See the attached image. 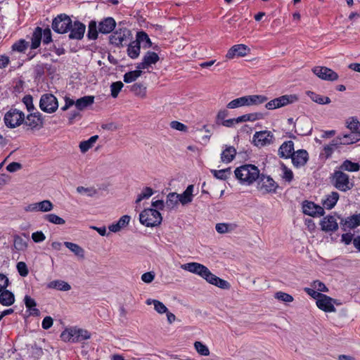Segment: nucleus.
<instances>
[{
  "instance_id": "nucleus-1",
  "label": "nucleus",
  "mask_w": 360,
  "mask_h": 360,
  "mask_svg": "<svg viewBox=\"0 0 360 360\" xmlns=\"http://www.w3.org/2000/svg\"><path fill=\"white\" fill-rule=\"evenodd\" d=\"M234 174L239 182L245 186L252 184L259 177V169L253 165H244L237 167Z\"/></svg>"
},
{
  "instance_id": "nucleus-2",
  "label": "nucleus",
  "mask_w": 360,
  "mask_h": 360,
  "mask_svg": "<svg viewBox=\"0 0 360 360\" xmlns=\"http://www.w3.org/2000/svg\"><path fill=\"white\" fill-rule=\"evenodd\" d=\"M90 338L91 333L87 330L77 327L67 328L60 334L61 340L66 342H79Z\"/></svg>"
},
{
  "instance_id": "nucleus-3",
  "label": "nucleus",
  "mask_w": 360,
  "mask_h": 360,
  "mask_svg": "<svg viewBox=\"0 0 360 360\" xmlns=\"http://www.w3.org/2000/svg\"><path fill=\"white\" fill-rule=\"evenodd\" d=\"M139 221L141 224L148 227H154L159 226L162 217L161 214L156 210L153 208L145 209L139 215Z\"/></svg>"
},
{
  "instance_id": "nucleus-4",
  "label": "nucleus",
  "mask_w": 360,
  "mask_h": 360,
  "mask_svg": "<svg viewBox=\"0 0 360 360\" xmlns=\"http://www.w3.org/2000/svg\"><path fill=\"white\" fill-rule=\"evenodd\" d=\"M332 183L337 189L343 192L351 190L354 186L349 175L340 170L334 172L332 176Z\"/></svg>"
},
{
  "instance_id": "nucleus-5",
  "label": "nucleus",
  "mask_w": 360,
  "mask_h": 360,
  "mask_svg": "<svg viewBox=\"0 0 360 360\" xmlns=\"http://www.w3.org/2000/svg\"><path fill=\"white\" fill-rule=\"evenodd\" d=\"M298 100L299 98L296 94L283 95L267 102L265 105V108L268 110H275L292 104Z\"/></svg>"
},
{
  "instance_id": "nucleus-6",
  "label": "nucleus",
  "mask_w": 360,
  "mask_h": 360,
  "mask_svg": "<svg viewBox=\"0 0 360 360\" xmlns=\"http://www.w3.org/2000/svg\"><path fill=\"white\" fill-rule=\"evenodd\" d=\"M4 120L6 127L15 128L24 122L25 114L16 108H11L5 114Z\"/></svg>"
},
{
  "instance_id": "nucleus-7",
  "label": "nucleus",
  "mask_w": 360,
  "mask_h": 360,
  "mask_svg": "<svg viewBox=\"0 0 360 360\" xmlns=\"http://www.w3.org/2000/svg\"><path fill=\"white\" fill-rule=\"evenodd\" d=\"M131 33L126 27H119L110 36V42L117 46L126 44L131 39Z\"/></svg>"
},
{
  "instance_id": "nucleus-8",
  "label": "nucleus",
  "mask_w": 360,
  "mask_h": 360,
  "mask_svg": "<svg viewBox=\"0 0 360 360\" xmlns=\"http://www.w3.org/2000/svg\"><path fill=\"white\" fill-rule=\"evenodd\" d=\"M72 20L65 14H60L56 17L52 22L53 30L58 33L63 34L71 28Z\"/></svg>"
},
{
  "instance_id": "nucleus-9",
  "label": "nucleus",
  "mask_w": 360,
  "mask_h": 360,
  "mask_svg": "<svg viewBox=\"0 0 360 360\" xmlns=\"http://www.w3.org/2000/svg\"><path fill=\"white\" fill-rule=\"evenodd\" d=\"M274 139V136L271 131L264 130L255 132L253 135L252 142L257 147L262 148L272 144Z\"/></svg>"
},
{
  "instance_id": "nucleus-10",
  "label": "nucleus",
  "mask_w": 360,
  "mask_h": 360,
  "mask_svg": "<svg viewBox=\"0 0 360 360\" xmlns=\"http://www.w3.org/2000/svg\"><path fill=\"white\" fill-rule=\"evenodd\" d=\"M39 107L45 112H54L58 107L57 98L53 94H44L41 97Z\"/></svg>"
},
{
  "instance_id": "nucleus-11",
  "label": "nucleus",
  "mask_w": 360,
  "mask_h": 360,
  "mask_svg": "<svg viewBox=\"0 0 360 360\" xmlns=\"http://www.w3.org/2000/svg\"><path fill=\"white\" fill-rule=\"evenodd\" d=\"M257 184L258 189L263 193H275L278 188V184L270 176L260 175Z\"/></svg>"
},
{
  "instance_id": "nucleus-12",
  "label": "nucleus",
  "mask_w": 360,
  "mask_h": 360,
  "mask_svg": "<svg viewBox=\"0 0 360 360\" xmlns=\"http://www.w3.org/2000/svg\"><path fill=\"white\" fill-rule=\"evenodd\" d=\"M316 304L317 307L325 311V312H335L336 309L335 307V304L340 305L341 302L338 300L333 299L326 295H323L321 298L319 299L318 301H316Z\"/></svg>"
},
{
  "instance_id": "nucleus-13",
  "label": "nucleus",
  "mask_w": 360,
  "mask_h": 360,
  "mask_svg": "<svg viewBox=\"0 0 360 360\" xmlns=\"http://www.w3.org/2000/svg\"><path fill=\"white\" fill-rule=\"evenodd\" d=\"M201 277L205 279L209 283L221 289H229L230 288L229 282L213 274L207 267L205 268Z\"/></svg>"
},
{
  "instance_id": "nucleus-14",
  "label": "nucleus",
  "mask_w": 360,
  "mask_h": 360,
  "mask_svg": "<svg viewBox=\"0 0 360 360\" xmlns=\"http://www.w3.org/2000/svg\"><path fill=\"white\" fill-rule=\"evenodd\" d=\"M312 72L323 80L335 81L338 79V73L326 67L316 66L312 69Z\"/></svg>"
},
{
  "instance_id": "nucleus-15",
  "label": "nucleus",
  "mask_w": 360,
  "mask_h": 360,
  "mask_svg": "<svg viewBox=\"0 0 360 360\" xmlns=\"http://www.w3.org/2000/svg\"><path fill=\"white\" fill-rule=\"evenodd\" d=\"M250 51V48L243 44H236L231 47L226 55L227 59H233L236 56L244 57Z\"/></svg>"
},
{
  "instance_id": "nucleus-16",
  "label": "nucleus",
  "mask_w": 360,
  "mask_h": 360,
  "mask_svg": "<svg viewBox=\"0 0 360 360\" xmlns=\"http://www.w3.org/2000/svg\"><path fill=\"white\" fill-rule=\"evenodd\" d=\"M360 140L359 133H349L344 134L342 136H339L333 140V146L339 145H349L354 143Z\"/></svg>"
},
{
  "instance_id": "nucleus-17",
  "label": "nucleus",
  "mask_w": 360,
  "mask_h": 360,
  "mask_svg": "<svg viewBox=\"0 0 360 360\" xmlns=\"http://www.w3.org/2000/svg\"><path fill=\"white\" fill-rule=\"evenodd\" d=\"M159 60V56L155 52L148 51L143 56L142 62L136 65L137 69L145 70L149 68L152 65Z\"/></svg>"
},
{
  "instance_id": "nucleus-18",
  "label": "nucleus",
  "mask_w": 360,
  "mask_h": 360,
  "mask_svg": "<svg viewBox=\"0 0 360 360\" xmlns=\"http://www.w3.org/2000/svg\"><path fill=\"white\" fill-rule=\"evenodd\" d=\"M340 224L343 231H346L347 229H353L356 228L360 226V213L346 218H342Z\"/></svg>"
},
{
  "instance_id": "nucleus-19",
  "label": "nucleus",
  "mask_w": 360,
  "mask_h": 360,
  "mask_svg": "<svg viewBox=\"0 0 360 360\" xmlns=\"http://www.w3.org/2000/svg\"><path fill=\"white\" fill-rule=\"evenodd\" d=\"M85 25L78 21H75L73 24L71 22V28L69 29L70 32L69 38L72 39H81L83 38L85 32Z\"/></svg>"
},
{
  "instance_id": "nucleus-20",
  "label": "nucleus",
  "mask_w": 360,
  "mask_h": 360,
  "mask_svg": "<svg viewBox=\"0 0 360 360\" xmlns=\"http://www.w3.org/2000/svg\"><path fill=\"white\" fill-rule=\"evenodd\" d=\"M293 165L296 167L304 166L308 160V153L305 150L294 151L290 156Z\"/></svg>"
},
{
  "instance_id": "nucleus-21",
  "label": "nucleus",
  "mask_w": 360,
  "mask_h": 360,
  "mask_svg": "<svg viewBox=\"0 0 360 360\" xmlns=\"http://www.w3.org/2000/svg\"><path fill=\"white\" fill-rule=\"evenodd\" d=\"M321 226L322 230L326 232H333L338 229V224L336 219L335 217L330 215L326 216L322 219Z\"/></svg>"
},
{
  "instance_id": "nucleus-22",
  "label": "nucleus",
  "mask_w": 360,
  "mask_h": 360,
  "mask_svg": "<svg viewBox=\"0 0 360 360\" xmlns=\"http://www.w3.org/2000/svg\"><path fill=\"white\" fill-rule=\"evenodd\" d=\"M207 266L198 262H189L181 265V269L202 276Z\"/></svg>"
},
{
  "instance_id": "nucleus-23",
  "label": "nucleus",
  "mask_w": 360,
  "mask_h": 360,
  "mask_svg": "<svg viewBox=\"0 0 360 360\" xmlns=\"http://www.w3.org/2000/svg\"><path fill=\"white\" fill-rule=\"evenodd\" d=\"M116 22L112 18L108 17L99 22L98 30L103 34H108L115 27Z\"/></svg>"
},
{
  "instance_id": "nucleus-24",
  "label": "nucleus",
  "mask_w": 360,
  "mask_h": 360,
  "mask_svg": "<svg viewBox=\"0 0 360 360\" xmlns=\"http://www.w3.org/2000/svg\"><path fill=\"white\" fill-rule=\"evenodd\" d=\"M294 152V143L292 141H285L278 149L281 158H289Z\"/></svg>"
},
{
  "instance_id": "nucleus-25",
  "label": "nucleus",
  "mask_w": 360,
  "mask_h": 360,
  "mask_svg": "<svg viewBox=\"0 0 360 360\" xmlns=\"http://www.w3.org/2000/svg\"><path fill=\"white\" fill-rule=\"evenodd\" d=\"M130 216L129 215H123L117 222L112 224L108 226L110 231L113 233H117L120 231L122 229L127 226L130 221Z\"/></svg>"
},
{
  "instance_id": "nucleus-26",
  "label": "nucleus",
  "mask_w": 360,
  "mask_h": 360,
  "mask_svg": "<svg viewBox=\"0 0 360 360\" xmlns=\"http://www.w3.org/2000/svg\"><path fill=\"white\" fill-rule=\"evenodd\" d=\"M193 185H189L181 194H178L179 202L182 205H187L192 202L193 195Z\"/></svg>"
},
{
  "instance_id": "nucleus-27",
  "label": "nucleus",
  "mask_w": 360,
  "mask_h": 360,
  "mask_svg": "<svg viewBox=\"0 0 360 360\" xmlns=\"http://www.w3.org/2000/svg\"><path fill=\"white\" fill-rule=\"evenodd\" d=\"M236 155V150L233 146H226L221 154V161L224 163H230Z\"/></svg>"
},
{
  "instance_id": "nucleus-28",
  "label": "nucleus",
  "mask_w": 360,
  "mask_h": 360,
  "mask_svg": "<svg viewBox=\"0 0 360 360\" xmlns=\"http://www.w3.org/2000/svg\"><path fill=\"white\" fill-rule=\"evenodd\" d=\"M26 124L32 129L41 127L43 124V119L41 118V114L37 112L29 115L27 117Z\"/></svg>"
},
{
  "instance_id": "nucleus-29",
  "label": "nucleus",
  "mask_w": 360,
  "mask_h": 360,
  "mask_svg": "<svg viewBox=\"0 0 360 360\" xmlns=\"http://www.w3.org/2000/svg\"><path fill=\"white\" fill-rule=\"evenodd\" d=\"M247 106L251 105H259L266 103L268 101V98L264 95H248L245 96Z\"/></svg>"
},
{
  "instance_id": "nucleus-30",
  "label": "nucleus",
  "mask_w": 360,
  "mask_h": 360,
  "mask_svg": "<svg viewBox=\"0 0 360 360\" xmlns=\"http://www.w3.org/2000/svg\"><path fill=\"white\" fill-rule=\"evenodd\" d=\"M339 194L337 192H332L330 194L326 196V198L322 200V205L324 208L330 210L336 205L338 199Z\"/></svg>"
},
{
  "instance_id": "nucleus-31",
  "label": "nucleus",
  "mask_w": 360,
  "mask_h": 360,
  "mask_svg": "<svg viewBox=\"0 0 360 360\" xmlns=\"http://www.w3.org/2000/svg\"><path fill=\"white\" fill-rule=\"evenodd\" d=\"M130 91L140 98H146L147 87L141 83H134L129 86Z\"/></svg>"
},
{
  "instance_id": "nucleus-32",
  "label": "nucleus",
  "mask_w": 360,
  "mask_h": 360,
  "mask_svg": "<svg viewBox=\"0 0 360 360\" xmlns=\"http://www.w3.org/2000/svg\"><path fill=\"white\" fill-rule=\"evenodd\" d=\"M306 94L311 99V101L320 105L328 104L331 102L329 97L323 96L311 91H307Z\"/></svg>"
},
{
  "instance_id": "nucleus-33",
  "label": "nucleus",
  "mask_w": 360,
  "mask_h": 360,
  "mask_svg": "<svg viewBox=\"0 0 360 360\" xmlns=\"http://www.w3.org/2000/svg\"><path fill=\"white\" fill-rule=\"evenodd\" d=\"M47 288L61 291H68L71 289V286L69 283L61 280L51 281L47 284Z\"/></svg>"
},
{
  "instance_id": "nucleus-34",
  "label": "nucleus",
  "mask_w": 360,
  "mask_h": 360,
  "mask_svg": "<svg viewBox=\"0 0 360 360\" xmlns=\"http://www.w3.org/2000/svg\"><path fill=\"white\" fill-rule=\"evenodd\" d=\"M94 101V97L93 96H85L75 101V105L79 110H82L88 106L92 105Z\"/></svg>"
},
{
  "instance_id": "nucleus-35",
  "label": "nucleus",
  "mask_w": 360,
  "mask_h": 360,
  "mask_svg": "<svg viewBox=\"0 0 360 360\" xmlns=\"http://www.w3.org/2000/svg\"><path fill=\"white\" fill-rule=\"evenodd\" d=\"M14 295L9 290H5L1 292L0 303L4 306H11L14 303Z\"/></svg>"
},
{
  "instance_id": "nucleus-36",
  "label": "nucleus",
  "mask_w": 360,
  "mask_h": 360,
  "mask_svg": "<svg viewBox=\"0 0 360 360\" xmlns=\"http://www.w3.org/2000/svg\"><path fill=\"white\" fill-rule=\"evenodd\" d=\"M98 139V135H94L90 137L86 141H83L79 143V148L80 149V151L82 153H85L87 152L90 148H91L94 143L96 142V141Z\"/></svg>"
},
{
  "instance_id": "nucleus-37",
  "label": "nucleus",
  "mask_w": 360,
  "mask_h": 360,
  "mask_svg": "<svg viewBox=\"0 0 360 360\" xmlns=\"http://www.w3.org/2000/svg\"><path fill=\"white\" fill-rule=\"evenodd\" d=\"M64 245L71 252H72L76 256L81 258L84 257V250L79 245L71 242H65Z\"/></svg>"
},
{
  "instance_id": "nucleus-38",
  "label": "nucleus",
  "mask_w": 360,
  "mask_h": 360,
  "mask_svg": "<svg viewBox=\"0 0 360 360\" xmlns=\"http://www.w3.org/2000/svg\"><path fill=\"white\" fill-rule=\"evenodd\" d=\"M263 118V114L261 112H252L243 115L240 117H238V122H245L248 121L255 122L258 120H261Z\"/></svg>"
},
{
  "instance_id": "nucleus-39",
  "label": "nucleus",
  "mask_w": 360,
  "mask_h": 360,
  "mask_svg": "<svg viewBox=\"0 0 360 360\" xmlns=\"http://www.w3.org/2000/svg\"><path fill=\"white\" fill-rule=\"evenodd\" d=\"M146 304H153L154 309L160 314L167 312V307L160 301L158 300L148 299L146 302Z\"/></svg>"
},
{
  "instance_id": "nucleus-40",
  "label": "nucleus",
  "mask_w": 360,
  "mask_h": 360,
  "mask_svg": "<svg viewBox=\"0 0 360 360\" xmlns=\"http://www.w3.org/2000/svg\"><path fill=\"white\" fill-rule=\"evenodd\" d=\"M42 37V29L39 27H37L32 34V44L31 49H35L38 48L40 45V42Z\"/></svg>"
},
{
  "instance_id": "nucleus-41",
  "label": "nucleus",
  "mask_w": 360,
  "mask_h": 360,
  "mask_svg": "<svg viewBox=\"0 0 360 360\" xmlns=\"http://www.w3.org/2000/svg\"><path fill=\"white\" fill-rule=\"evenodd\" d=\"M141 46L139 44V41L131 42L127 49L128 56L131 58H136L140 54Z\"/></svg>"
},
{
  "instance_id": "nucleus-42",
  "label": "nucleus",
  "mask_w": 360,
  "mask_h": 360,
  "mask_svg": "<svg viewBox=\"0 0 360 360\" xmlns=\"http://www.w3.org/2000/svg\"><path fill=\"white\" fill-rule=\"evenodd\" d=\"M142 75L141 69L130 71L124 75L123 79L126 83H131L136 81Z\"/></svg>"
},
{
  "instance_id": "nucleus-43",
  "label": "nucleus",
  "mask_w": 360,
  "mask_h": 360,
  "mask_svg": "<svg viewBox=\"0 0 360 360\" xmlns=\"http://www.w3.org/2000/svg\"><path fill=\"white\" fill-rule=\"evenodd\" d=\"M340 171L345 170L348 172H357L360 169V165L356 162H352L350 160H345L340 165Z\"/></svg>"
},
{
  "instance_id": "nucleus-44",
  "label": "nucleus",
  "mask_w": 360,
  "mask_h": 360,
  "mask_svg": "<svg viewBox=\"0 0 360 360\" xmlns=\"http://www.w3.org/2000/svg\"><path fill=\"white\" fill-rule=\"evenodd\" d=\"M179 202V198L178 194L176 193H170L167 196L165 206L168 209H173L175 206L177 205Z\"/></svg>"
},
{
  "instance_id": "nucleus-45",
  "label": "nucleus",
  "mask_w": 360,
  "mask_h": 360,
  "mask_svg": "<svg viewBox=\"0 0 360 360\" xmlns=\"http://www.w3.org/2000/svg\"><path fill=\"white\" fill-rule=\"evenodd\" d=\"M243 106H247L245 96L233 99L227 104V108L229 109H235Z\"/></svg>"
},
{
  "instance_id": "nucleus-46",
  "label": "nucleus",
  "mask_w": 360,
  "mask_h": 360,
  "mask_svg": "<svg viewBox=\"0 0 360 360\" xmlns=\"http://www.w3.org/2000/svg\"><path fill=\"white\" fill-rule=\"evenodd\" d=\"M211 172L212 173L215 178L221 180L227 179L229 176L231 174V168L220 170L212 169L211 170Z\"/></svg>"
},
{
  "instance_id": "nucleus-47",
  "label": "nucleus",
  "mask_w": 360,
  "mask_h": 360,
  "mask_svg": "<svg viewBox=\"0 0 360 360\" xmlns=\"http://www.w3.org/2000/svg\"><path fill=\"white\" fill-rule=\"evenodd\" d=\"M13 245L18 251H23L27 248V243L19 236H15L13 240Z\"/></svg>"
},
{
  "instance_id": "nucleus-48",
  "label": "nucleus",
  "mask_w": 360,
  "mask_h": 360,
  "mask_svg": "<svg viewBox=\"0 0 360 360\" xmlns=\"http://www.w3.org/2000/svg\"><path fill=\"white\" fill-rule=\"evenodd\" d=\"M44 219L47 221L56 225H63L65 223V219L55 214H46L45 215Z\"/></svg>"
},
{
  "instance_id": "nucleus-49",
  "label": "nucleus",
  "mask_w": 360,
  "mask_h": 360,
  "mask_svg": "<svg viewBox=\"0 0 360 360\" xmlns=\"http://www.w3.org/2000/svg\"><path fill=\"white\" fill-rule=\"evenodd\" d=\"M53 209V205L49 200H44L38 202V212H47Z\"/></svg>"
},
{
  "instance_id": "nucleus-50",
  "label": "nucleus",
  "mask_w": 360,
  "mask_h": 360,
  "mask_svg": "<svg viewBox=\"0 0 360 360\" xmlns=\"http://www.w3.org/2000/svg\"><path fill=\"white\" fill-rule=\"evenodd\" d=\"M274 297L285 303L292 302L294 300L292 295L281 291L276 292Z\"/></svg>"
},
{
  "instance_id": "nucleus-51",
  "label": "nucleus",
  "mask_w": 360,
  "mask_h": 360,
  "mask_svg": "<svg viewBox=\"0 0 360 360\" xmlns=\"http://www.w3.org/2000/svg\"><path fill=\"white\" fill-rule=\"evenodd\" d=\"M153 194V190L150 187H145L141 193L139 194L136 200V203H139L146 198H149Z\"/></svg>"
},
{
  "instance_id": "nucleus-52",
  "label": "nucleus",
  "mask_w": 360,
  "mask_h": 360,
  "mask_svg": "<svg viewBox=\"0 0 360 360\" xmlns=\"http://www.w3.org/2000/svg\"><path fill=\"white\" fill-rule=\"evenodd\" d=\"M124 84L120 81L112 82L110 85V91L112 97L117 98Z\"/></svg>"
},
{
  "instance_id": "nucleus-53",
  "label": "nucleus",
  "mask_w": 360,
  "mask_h": 360,
  "mask_svg": "<svg viewBox=\"0 0 360 360\" xmlns=\"http://www.w3.org/2000/svg\"><path fill=\"white\" fill-rule=\"evenodd\" d=\"M98 37L97 25L95 21H91L89 25L88 37L96 39Z\"/></svg>"
},
{
  "instance_id": "nucleus-54",
  "label": "nucleus",
  "mask_w": 360,
  "mask_h": 360,
  "mask_svg": "<svg viewBox=\"0 0 360 360\" xmlns=\"http://www.w3.org/2000/svg\"><path fill=\"white\" fill-rule=\"evenodd\" d=\"M215 229L219 233H226L233 230L232 225L226 223L217 224Z\"/></svg>"
},
{
  "instance_id": "nucleus-55",
  "label": "nucleus",
  "mask_w": 360,
  "mask_h": 360,
  "mask_svg": "<svg viewBox=\"0 0 360 360\" xmlns=\"http://www.w3.org/2000/svg\"><path fill=\"white\" fill-rule=\"evenodd\" d=\"M27 46L28 42H27L24 39H20L18 41L13 44V45L12 46V49L13 51H16L18 52H23L27 49Z\"/></svg>"
},
{
  "instance_id": "nucleus-56",
  "label": "nucleus",
  "mask_w": 360,
  "mask_h": 360,
  "mask_svg": "<svg viewBox=\"0 0 360 360\" xmlns=\"http://www.w3.org/2000/svg\"><path fill=\"white\" fill-rule=\"evenodd\" d=\"M194 346L197 352L202 356H208L210 354V351L208 347L203 345L202 342L196 341L194 343Z\"/></svg>"
},
{
  "instance_id": "nucleus-57",
  "label": "nucleus",
  "mask_w": 360,
  "mask_h": 360,
  "mask_svg": "<svg viewBox=\"0 0 360 360\" xmlns=\"http://www.w3.org/2000/svg\"><path fill=\"white\" fill-rule=\"evenodd\" d=\"M77 191L79 193H85L89 197H93L97 193V191L93 187L86 188L84 186H78L77 188Z\"/></svg>"
},
{
  "instance_id": "nucleus-58",
  "label": "nucleus",
  "mask_w": 360,
  "mask_h": 360,
  "mask_svg": "<svg viewBox=\"0 0 360 360\" xmlns=\"http://www.w3.org/2000/svg\"><path fill=\"white\" fill-rule=\"evenodd\" d=\"M134 41H139V45L141 42H146L148 47H150L151 46L150 39H149L148 34L143 32L137 33L136 40Z\"/></svg>"
},
{
  "instance_id": "nucleus-59",
  "label": "nucleus",
  "mask_w": 360,
  "mask_h": 360,
  "mask_svg": "<svg viewBox=\"0 0 360 360\" xmlns=\"http://www.w3.org/2000/svg\"><path fill=\"white\" fill-rule=\"evenodd\" d=\"M314 209L315 204L312 202H307V203L303 205L304 213L309 216H314Z\"/></svg>"
},
{
  "instance_id": "nucleus-60",
  "label": "nucleus",
  "mask_w": 360,
  "mask_h": 360,
  "mask_svg": "<svg viewBox=\"0 0 360 360\" xmlns=\"http://www.w3.org/2000/svg\"><path fill=\"white\" fill-rule=\"evenodd\" d=\"M311 285L314 289H316L319 292H326L328 291V288L326 286V285L323 282L318 281V280L314 281L311 284Z\"/></svg>"
},
{
  "instance_id": "nucleus-61",
  "label": "nucleus",
  "mask_w": 360,
  "mask_h": 360,
  "mask_svg": "<svg viewBox=\"0 0 360 360\" xmlns=\"http://www.w3.org/2000/svg\"><path fill=\"white\" fill-rule=\"evenodd\" d=\"M170 127L172 129L179 131H187L188 127L184 124L178 122L172 121L170 122Z\"/></svg>"
},
{
  "instance_id": "nucleus-62",
  "label": "nucleus",
  "mask_w": 360,
  "mask_h": 360,
  "mask_svg": "<svg viewBox=\"0 0 360 360\" xmlns=\"http://www.w3.org/2000/svg\"><path fill=\"white\" fill-rule=\"evenodd\" d=\"M17 269L19 274L23 277L27 276L29 273L27 264L24 262H19L17 264Z\"/></svg>"
},
{
  "instance_id": "nucleus-63",
  "label": "nucleus",
  "mask_w": 360,
  "mask_h": 360,
  "mask_svg": "<svg viewBox=\"0 0 360 360\" xmlns=\"http://www.w3.org/2000/svg\"><path fill=\"white\" fill-rule=\"evenodd\" d=\"M304 291L310 295L311 297L315 299L316 301L319 300V299L321 298L323 294L319 292L316 289L310 288H305Z\"/></svg>"
},
{
  "instance_id": "nucleus-64",
  "label": "nucleus",
  "mask_w": 360,
  "mask_h": 360,
  "mask_svg": "<svg viewBox=\"0 0 360 360\" xmlns=\"http://www.w3.org/2000/svg\"><path fill=\"white\" fill-rule=\"evenodd\" d=\"M42 40L43 43L45 44H49L51 41V31L50 28L47 27L42 30Z\"/></svg>"
}]
</instances>
